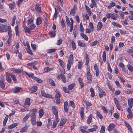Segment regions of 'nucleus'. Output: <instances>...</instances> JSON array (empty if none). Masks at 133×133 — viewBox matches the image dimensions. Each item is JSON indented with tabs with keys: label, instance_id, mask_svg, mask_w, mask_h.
<instances>
[{
	"label": "nucleus",
	"instance_id": "nucleus-1",
	"mask_svg": "<svg viewBox=\"0 0 133 133\" xmlns=\"http://www.w3.org/2000/svg\"><path fill=\"white\" fill-rule=\"evenodd\" d=\"M85 64L87 66L86 68V75L88 83L91 84L92 82V76L91 73L90 66L88 65L90 60V57L89 55L86 53L85 54Z\"/></svg>",
	"mask_w": 133,
	"mask_h": 133
},
{
	"label": "nucleus",
	"instance_id": "nucleus-2",
	"mask_svg": "<svg viewBox=\"0 0 133 133\" xmlns=\"http://www.w3.org/2000/svg\"><path fill=\"white\" fill-rule=\"evenodd\" d=\"M31 123L33 125H36V116L35 113H32L30 115Z\"/></svg>",
	"mask_w": 133,
	"mask_h": 133
},
{
	"label": "nucleus",
	"instance_id": "nucleus-3",
	"mask_svg": "<svg viewBox=\"0 0 133 133\" xmlns=\"http://www.w3.org/2000/svg\"><path fill=\"white\" fill-rule=\"evenodd\" d=\"M56 93L55 95L56 103L57 104H59L61 102L60 97L61 95L60 92L59 91H58Z\"/></svg>",
	"mask_w": 133,
	"mask_h": 133
},
{
	"label": "nucleus",
	"instance_id": "nucleus-4",
	"mask_svg": "<svg viewBox=\"0 0 133 133\" xmlns=\"http://www.w3.org/2000/svg\"><path fill=\"white\" fill-rule=\"evenodd\" d=\"M41 94L42 95L45 97L49 98H52L53 97L51 95L46 94L44 90H42L41 91Z\"/></svg>",
	"mask_w": 133,
	"mask_h": 133
},
{
	"label": "nucleus",
	"instance_id": "nucleus-5",
	"mask_svg": "<svg viewBox=\"0 0 133 133\" xmlns=\"http://www.w3.org/2000/svg\"><path fill=\"white\" fill-rule=\"evenodd\" d=\"M53 114L55 116V118H58V113L57 110V107L56 106H53L52 107Z\"/></svg>",
	"mask_w": 133,
	"mask_h": 133
},
{
	"label": "nucleus",
	"instance_id": "nucleus-6",
	"mask_svg": "<svg viewBox=\"0 0 133 133\" xmlns=\"http://www.w3.org/2000/svg\"><path fill=\"white\" fill-rule=\"evenodd\" d=\"M7 31L6 26L2 24H0V32H6Z\"/></svg>",
	"mask_w": 133,
	"mask_h": 133
},
{
	"label": "nucleus",
	"instance_id": "nucleus-7",
	"mask_svg": "<svg viewBox=\"0 0 133 133\" xmlns=\"http://www.w3.org/2000/svg\"><path fill=\"white\" fill-rule=\"evenodd\" d=\"M0 87L2 89H4L5 87V84L4 83V79L2 76L0 77Z\"/></svg>",
	"mask_w": 133,
	"mask_h": 133
},
{
	"label": "nucleus",
	"instance_id": "nucleus-8",
	"mask_svg": "<svg viewBox=\"0 0 133 133\" xmlns=\"http://www.w3.org/2000/svg\"><path fill=\"white\" fill-rule=\"evenodd\" d=\"M94 68L96 72V75L97 77L99 76L100 73L98 65L96 64H95L94 65Z\"/></svg>",
	"mask_w": 133,
	"mask_h": 133
},
{
	"label": "nucleus",
	"instance_id": "nucleus-9",
	"mask_svg": "<svg viewBox=\"0 0 133 133\" xmlns=\"http://www.w3.org/2000/svg\"><path fill=\"white\" fill-rule=\"evenodd\" d=\"M106 16L108 19H109L111 18L114 20H116L117 19V17L116 16L111 13H108L106 14Z\"/></svg>",
	"mask_w": 133,
	"mask_h": 133
},
{
	"label": "nucleus",
	"instance_id": "nucleus-10",
	"mask_svg": "<svg viewBox=\"0 0 133 133\" xmlns=\"http://www.w3.org/2000/svg\"><path fill=\"white\" fill-rule=\"evenodd\" d=\"M6 79L7 81L9 83H11V79L10 78L11 77V74L9 73L8 72L5 73Z\"/></svg>",
	"mask_w": 133,
	"mask_h": 133
},
{
	"label": "nucleus",
	"instance_id": "nucleus-11",
	"mask_svg": "<svg viewBox=\"0 0 133 133\" xmlns=\"http://www.w3.org/2000/svg\"><path fill=\"white\" fill-rule=\"evenodd\" d=\"M115 127L116 125L114 123H110L107 127V130L111 132L115 129Z\"/></svg>",
	"mask_w": 133,
	"mask_h": 133
},
{
	"label": "nucleus",
	"instance_id": "nucleus-12",
	"mask_svg": "<svg viewBox=\"0 0 133 133\" xmlns=\"http://www.w3.org/2000/svg\"><path fill=\"white\" fill-rule=\"evenodd\" d=\"M80 115L81 121H84V108L82 107L80 110Z\"/></svg>",
	"mask_w": 133,
	"mask_h": 133
},
{
	"label": "nucleus",
	"instance_id": "nucleus-13",
	"mask_svg": "<svg viewBox=\"0 0 133 133\" xmlns=\"http://www.w3.org/2000/svg\"><path fill=\"white\" fill-rule=\"evenodd\" d=\"M35 9L37 12L40 13L42 12L41 7L38 3H36L35 5Z\"/></svg>",
	"mask_w": 133,
	"mask_h": 133
},
{
	"label": "nucleus",
	"instance_id": "nucleus-14",
	"mask_svg": "<svg viewBox=\"0 0 133 133\" xmlns=\"http://www.w3.org/2000/svg\"><path fill=\"white\" fill-rule=\"evenodd\" d=\"M9 38H11L12 37V30L11 27L10 26H7V30Z\"/></svg>",
	"mask_w": 133,
	"mask_h": 133
},
{
	"label": "nucleus",
	"instance_id": "nucleus-15",
	"mask_svg": "<svg viewBox=\"0 0 133 133\" xmlns=\"http://www.w3.org/2000/svg\"><path fill=\"white\" fill-rule=\"evenodd\" d=\"M73 61L68 60V61L67 67L68 70H69L71 68V66L73 63Z\"/></svg>",
	"mask_w": 133,
	"mask_h": 133
},
{
	"label": "nucleus",
	"instance_id": "nucleus-16",
	"mask_svg": "<svg viewBox=\"0 0 133 133\" xmlns=\"http://www.w3.org/2000/svg\"><path fill=\"white\" fill-rule=\"evenodd\" d=\"M67 119L65 118H62L60 120L59 126H62L64 125L67 121Z\"/></svg>",
	"mask_w": 133,
	"mask_h": 133
},
{
	"label": "nucleus",
	"instance_id": "nucleus-17",
	"mask_svg": "<svg viewBox=\"0 0 133 133\" xmlns=\"http://www.w3.org/2000/svg\"><path fill=\"white\" fill-rule=\"evenodd\" d=\"M103 26V24L102 22L101 21L98 22V23L96 28V30L97 31H100Z\"/></svg>",
	"mask_w": 133,
	"mask_h": 133
},
{
	"label": "nucleus",
	"instance_id": "nucleus-18",
	"mask_svg": "<svg viewBox=\"0 0 133 133\" xmlns=\"http://www.w3.org/2000/svg\"><path fill=\"white\" fill-rule=\"evenodd\" d=\"M77 7L74 6L73 7V9H72L70 12V15L73 16H74L76 12Z\"/></svg>",
	"mask_w": 133,
	"mask_h": 133
},
{
	"label": "nucleus",
	"instance_id": "nucleus-19",
	"mask_svg": "<svg viewBox=\"0 0 133 133\" xmlns=\"http://www.w3.org/2000/svg\"><path fill=\"white\" fill-rule=\"evenodd\" d=\"M8 6L10 10H13L15 7V3L14 1H13L12 2L10 3L9 4Z\"/></svg>",
	"mask_w": 133,
	"mask_h": 133
},
{
	"label": "nucleus",
	"instance_id": "nucleus-20",
	"mask_svg": "<svg viewBox=\"0 0 133 133\" xmlns=\"http://www.w3.org/2000/svg\"><path fill=\"white\" fill-rule=\"evenodd\" d=\"M30 100V98H26L25 100L24 105H27L28 107H29L31 104Z\"/></svg>",
	"mask_w": 133,
	"mask_h": 133
},
{
	"label": "nucleus",
	"instance_id": "nucleus-21",
	"mask_svg": "<svg viewBox=\"0 0 133 133\" xmlns=\"http://www.w3.org/2000/svg\"><path fill=\"white\" fill-rule=\"evenodd\" d=\"M59 120V118H55V120L53 123L52 127L54 128H55L56 127L57 123H58Z\"/></svg>",
	"mask_w": 133,
	"mask_h": 133
},
{
	"label": "nucleus",
	"instance_id": "nucleus-22",
	"mask_svg": "<svg viewBox=\"0 0 133 133\" xmlns=\"http://www.w3.org/2000/svg\"><path fill=\"white\" fill-rule=\"evenodd\" d=\"M42 22V18L40 17H38L36 19V24L37 25H38L41 24Z\"/></svg>",
	"mask_w": 133,
	"mask_h": 133
},
{
	"label": "nucleus",
	"instance_id": "nucleus-23",
	"mask_svg": "<svg viewBox=\"0 0 133 133\" xmlns=\"http://www.w3.org/2000/svg\"><path fill=\"white\" fill-rule=\"evenodd\" d=\"M61 78L62 79V81L64 83H65L66 82L68 81L69 79H66V77L64 75L61 74Z\"/></svg>",
	"mask_w": 133,
	"mask_h": 133
},
{
	"label": "nucleus",
	"instance_id": "nucleus-24",
	"mask_svg": "<svg viewBox=\"0 0 133 133\" xmlns=\"http://www.w3.org/2000/svg\"><path fill=\"white\" fill-rule=\"evenodd\" d=\"M133 99V98H131L130 99H128V104L129 108H132L133 106L132 101Z\"/></svg>",
	"mask_w": 133,
	"mask_h": 133
},
{
	"label": "nucleus",
	"instance_id": "nucleus-25",
	"mask_svg": "<svg viewBox=\"0 0 133 133\" xmlns=\"http://www.w3.org/2000/svg\"><path fill=\"white\" fill-rule=\"evenodd\" d=\"M68 103L67 101H65L64 103V109L65 112H67L68 111Z\"/></svg>",
	"mask_w": 133,
	"mask_h": 133
},
{
	"label": "nucleus",
	"instance_id": "nucleus-26",
	"mask_svg": "<svg viewBox=\"0 0 133 133\" xmlns=\"http://www.w3.org/2000/svg\"><path fill=\"white\" fill-rule=\"evenodd\" d=\"M92 114H91L88 116L87 119V123L88 124H89L91 123L92 118Z\"/></svg>",
	"mask_w": 133,
	"mask_h": 133
},
{
	"label": "nucleus",
	"instance_id": "nucleus-27",
	"mask_svg": "<svg viewBox=\"0 0 133 133\" xmlns=\"http://www.w3.org/2000/svg\"><path fill=\"white\" fill-rule=\"evenodd\" d=\"M78 45L79 46L81 47H85L86 46L85 44L83 42H82L81 41L78 40L77 41Z\"/></svg>",
	"mask_w": 133,
	"mask_h": 133
},
{
	"label": "nucleus",
	"instance_id": "nucleus-28",
	"mask_svg": "<svg viewBox=\"0 0 133 133\" xmlns=\"http://www.w3.org/2000/svg\"><path fill=\"white\" fill-rule=\"evenodd\" d=\"M19 124L18 123H13L10 125L8 127L9 129H13L17 127Z\"/></svg>",
	"mask_w": 133,
	"mask_h": 133
},
{
	"label": "nucleus",
	"instance_id": "nucleus-29",
	"mask_svg": "<svg viewBox=\"0 0 133 133\" xmlns=\"http://www.w3.org/2000/svg\"><path fill=\"white\" fill-rule=\"evenodd\" d=\"M10 69L11 71H12L16 73H20L22 71L20 69H16L14 68H10Z\"/></svg>",
	"mask_w": 133,
	"mask_h": 133
},
{
	"label": "nucleus",
	"instance_id": "nucleus-30",
	"mask_svg": "<svg viewBox=\"0 0 133 133\" xmlns=\"http://www.w3.org/2000/svg\"><path fill=\"white\" fill-rule=\"evenodd\" d=\"M106 84L110 90L112 92H114L115 91L114 89L112 88L111 83L109 82H108L106 83Z\"/></svg>",
	"mask_w": 133,
	"mask_h": 133
},
{
	"label": "nucleus",
	"instance_id": "nucleus-31",
	"mask_svg": "<svg viewBox=\"0 0 133 133\" xmlns=\"http://www.w3.org/2000/svg\"><path fill=\"white\" fill-rule=\"evenodd\" d=\"M98 95L100 98H102L104 96L106 97V93L103 90L100 92L99 93Z\"/></svg>",
	"mask_w": 133,
	"mask_h": 133
},
{
	"label": "nucleus",
	"instance_id": "nucleus-32",
	"mask_svg": "<svg viewBox=\"0 0 133 133\" xmlns=\"http://www.w3.org/2000/svg\"><path fill=\"white\" fill-rule=\"evenodd\" d=\"M87 11V12L89 16L91 15V10L89 7L86 5H84Z\"/></svg>",
	"mask_w": 133,
	"mask_h": 133
},
{
	"label": "nucleus",
	"instance_id": "nucleus-33",
	"mask_svg": "<svg viewBox=\"0 0 133 133\" xmlns=\"http://www.w3.org/2000/svg\"><path fill=\"white\" fill-rule=\"evenodd\" d=\"M24 72L26 74L28 75L29 77L30 78H31L33 79H34V78L35 77L33 76L34 74L32 72H31L30 74H29L26 71H24Z\"/></svg>",
	"mask_w": 133,
	"mask_h": 133
},
{
	"label": "nucleus",
	"instance_id": "nucleus-34",
	"mask_svg": "<svg viewBox=\"0 0 133 133\" xmlns=\"http://www.w3.org/2000/svg\"><path fill=\"white\" fill-rule=\"evenodd\" d=\"M48 34L50 36L51 38L54 37L56 35L55 32L53 31L49 32Z\"/></svg>",
	"mask_w": 133,
	"mask_h": 133
},
{
	"label": "nucleus",
	"instance_id": "nucleus-35",
	"mask_svg": "<svg viewBox=\"0 0 133 133\" xmlns=\"http://www.w3.org/2000/svg\"><path fill=\"white\" fill-rule=\"evenodd\" d=\"M58 61L60 65L62 67V68H64L65 64L64 62L62 60L60 59H58Z\"/></svg>",
	"mask_w": 133,
	"mask_h": 133
},
{
	"label": "nucleus",
	"instance_id": "nucleus-36",
	"mask_svg": "<svg viewBox=\"0 0 133 133\" xmlns=\"http://www.w3.org/2000/svg\"><path fill=\"white\" fill-rule=\"evenodd\" d=\"M47 81L52 85L54 86H55V84L52 79L51 78L48 79Z\"/></svg>",
	"mask_w": 133,
	"mask_h": 133
},
{
	"label": "nucleus",
	"instance_id": "nucleus-37",
	"mask_svg": "<svg viewBox=\"0 0 133 133\" xmlns=\"http://www.w3.org/2000/svg\"><path fill=\"white\" fill-rule=\"evenodd\" d=\"M111 24L115 27H116L119 28H121L122 26L121 25L119 24L116 23L115 22H112L111 23Z\"/></svg>",
	"mask_w": 133,
	"mask_h": 133
},
{
	"label": "nucleus",
	"instance_id": "nucleus-38",
	"mask_svg": "<svg viewBox=\"0 0 133 133\" xmlns=\"http://www.w3.org/2000/svg\"><path fill=\"white\" fill-rule=\"evenodd\" d=\"M80 35L86 41H87L88 40V37L86 34L83 33H81Z\"/></svg>",
	"mask_w": 133,
	"mask_h": 133
},
{
	"label": "nucleus",
	"instance_id": "nucleus-39",
	"mask_svg": "<svg viewBox=\"0 0 133 133\" xmlns=\"http://www.w3.org/2000/svg\"><path fill=\"white\" fill-rule=\"evenodd\" d=\"M129 12L130 15L128 16L129 19L131 20H133V11L130 10L129 11Z\"/></svg>",
	"mask_w": 133,
	"mask_h": 133
},
{
	"label": "nucleus",
	"instance_id": "nucleus-40",
	"mask_svg": "<svg viewBox=\"0 0 133 133\" xmlns=\"http://www.w3.org/2000/svg\"><path fill=\"white\" fill-rule=\"evenodd\" d=\"M24 29L25 32L30 33L31 32V30L30 28H28L26 25H25Z\"/></svg>",
	"mask_w": 133,
	"mask_h": 133
},
{
	"label": "nucleus",
	"instance_id": "nucleus-41",
	"mask_svg": "<svg viewBox=\"0 0 133 133\" xmlns=\"http://www.w3.org/2000/svg\"><path fill=\"white\" fill-rule=\"evenodd\" d=\"M23 44L25 46V49L28 48H30V46L28 41H26V42H24Z\"/></svg>",
	"mask_w": 133,
	"mask_h": 133
},
{
	"label": "nucleus",
	"instance_id": "nucleus-42",
	"mask_svg": "<svg viewBox=\"0 0 133 133\" xmlns=\"http://www.w3.org/2000/svg\"><path fill=\"white\" fill-rule=\"evenodd\" d=\"M115 5V3L113 2H112L111 3H110V5H108L107 7L109 9H110L112 7H114Z\"/></svg>",
	"mask_w": 133,
	"mask_h": 133
},
{
	"label": "nucleus",
	"instance_id": "nucleus-43",
	"mask_svg": "<svg viewBox=\"0 0 133 133\" xmlns=\"http://www.w3.org/2000/svg\"><path fill=\"white\" fill-rule=\"evenodd\" d=\"M90 91L91 93V96L94 97L95 96V92L92 88H91L90 89Z\"/></svg>",
	"mask_w": 133,
	"mask_h": 133
},
{
	"label": "nucleus",
	"instance_id": "nucleus-44",
	"mask_svg": "<svg viewBox=\"0 0 133 133\" xmlns=\"http://www.w3.org/2000/svg\"><path fill=\"white\" fill-rule=\"evenodd\" d=\"M76 84L75 83H73L69 85L68 86V88L69 90H72L75 86Z\"/></svg>",
	"mask_w": 133,
	"mask_h": 133
},
{
	"label": "nucleus",
	"instance_id": "nucleus-45",
	"mask_svg": "<svg viewBox=\"0 0 133 133\" xmlns=\"http://www.w3.org/2000/svg\"><path fill=\"white\" fill-rule=\"evenodd\" d=\"M37 87L36 86H33L30 88V91L31 93L35 92L37 90Z\"/></svg>",
	"mask_w": 133,
	"mask_h": 133
},
{
	"label": "nucleus",
	"instance_id": "nucleus-46",
	"mask_svg": "<svg viewBox=\"0 0 133 133\" xmlns=\"http://www.w3.org/2000/svg\"><path fill=\"white\" fill-rule=\"evenodd\" d=\"M30 113L26 114L25 116L24 117L23 119V121L25 122L26 121L28 118L30 117Z\"/></svg>",
	"mask_w": 133,
	"mask_h": 133
},
{
	"label": "nucleus",
	"instance_id": "nucleus-47",
	"mask_svg": "<svg viewBox=\"0 0 133 133\" xmlns=\"http://www.w3.org/2000/svg\"><path fill=\"white\" fill-rule=\"evenodd\" d=\"M84 102L86 105L87 107H90L92 105V104L91 103L89 102V101H88L86 100H85L84 101Z\"/></svg>",
	"mask_w": 133,
	"mask_h": 133
},
{
	"label": "nucleus",
	"instance_id": "nucleus-48",
	"mask_svg": "<svg viewBox=\"0 0 133 133\" xmlns=\"http://www.w3.org/2000/svg\"><path fill=\"white\" fill-rule=\"evenodd\" d=\"M21 89V88L18 87H16L14 88L13 92L14 93H17L19 92Z\"/></svg>",
	"mask_w": 133,
	"mask_h": 133
},
{
	"label": "nucleus",
	"instance_id": "nucleus-49",
	"mask_svg": "<svg viewBox=\"0 0 133 133\" xmlns=\"http://www.w3.org/2000/svg\"><path fill=\"white\" fill-rule=\"evenodd\" d=\"M102 57L103 62H105L106 60V52L105 51H104L103 52Z\"/></svg>",
	"mask_w": 133,
	"mask_h": 133
},
{
	"label": "nucleus",
	"instance_id": "nucleus-50",
	"mask_svg": "<svg viewBox=\"0 0 133 133\" xmlns=\"http://www.w3.org/2000/svg\"><path fill=\"white\" fill-rule=\"evenodd\" d=\"M53 69L51 68H50L48 67H46L44 68V71L46 72H48L51 71L53 70Z\"/></svg>",
	"mask_w": 133,
	"mask_h": 133
},
{
	"label": "nucleus",
	"instance_id": "nucleus-51",
	"mask_svg": "<svg viewBox=\"0 0 133 133\" xmlns=\"http://www.w3.org/2000/svg\"><path fill=\"white\" fill-rule=\"evenodd\" d=\"M124 123L126 127L128 128V130L130 131H131L132 130V128L129 123L126 122H125Z\"/></svg>",
	"mask_w": 133,
	"mask_h": 133
},
{
	"label": "nucleus",
	"instance_id": "nucleus-52",
	"mask_svg": "<svg viewBox=\"0 0 133 133\" xmlns=\"http://www.w3.org/2000/svg\"><path fill=\"white\" fill-rule=\"evenodd\" d=\"M119 13L121 18L122 19H124V12L122 11H119Z\"/></svg>",
	"mask_w": 133,
	"mask_h": 133
},
{
	"label": "nucleus",
	"instance_id": "nucleus-53",
	"mask_svg": "<svg viewBox=\"0 0 133 133\" xmlns=\"http://www.w3.org/2000/svg\"><path fill=\"white\" fill-rule=\"evenodd\" d=\"M34 21V18H33L29 19L28 21V25H29L32 24H33Z\"/></svg>",
	"mask_w": 133,
	"mask_h": 133
},
{
	"label": "nucleus",
	"instance_id": "nucleus-54",
	"mask_svg": "<svg viewBox=\"0 0 133 133\" xmlns=\"http://www.w3.org/2000/svg\"><path fill=\"white\" fill-rule=\"evenodd\" d=\"M27 127L25 125L24 127L21 128L20 129V132H25L28 129Z\"/></svg>",
	"mask_w": 133,
	"mask_h": 133
},
{
	"label": "nucleus",
	"instance_id": "nucleus-55",
	"mask_svg": "<svg viewBox=\"0 0 133 133\" xmlns=\"http://www.w3.org/2000/svg\"><path fill=\"white\" fill-rule=\"evenodd\" d=\"M38 114L40 118H41L44 114L43 111L42 109H41L39 111Z\"/></svg>",
	"mask_w": 133,
	"mask_h": 133
},
{
	"label": "nucleus",
	"instance_id": "nucleus-56",
	"mask_svg": "<svg viewBox=\"0 0 133 133\" xmlns=\"http://www.w3.org/2000/svg\"><path fill=\"white\" fill-rule=\"evenodd\" d=\"M71 43L72 50H74L76 49V43L73 40L71 41Z\"/></svg>",
	"mask_w": 133,
	"mask_h": 133
},
{
	"label": "nucleus",
	"instance_id": "nucleus-57",
	"mask_svg": "<svg viewBox=\"0 0 133 133\" xmlns=\"http://www.w3.org/2000/svg\"><path fill=\"white\" fill-rule=\"evenodd\" d=\"M96 113L97 116L101 119H103V116L102 115L100 114V112L96 110Z\"/></svg>",
	"mask_w": 133,
	"mask_h": 133
},
{
	"label": "nucleus",
	"instance_id": "nucleus-58",
	"mask_svg": "<svg viewBox=\"0 0 133 133\" xmlns=\"http://www.w3.org/2000/svg\"><path fill=\"white\" fill-rule=\"evenodd\" d=\"M33 79L36 81L38 83H41L42 82V81L41 79L36 77L34 78Z\"/></svg>",
	"mask_w": 133,
	"mask_h": 133
},
{
	"label": "nucleus",
	"instance_id": "nucleus-59",
	"mask_svg": "<svg viewBox=\"0 0 133 133\" xmlns=\"http://www.w3.org/2000/svg\"><path fill=\"white\" fill-rule=\"evenodd\" d=\"M78 67L79 69H81L83 64V62L82 61H79L78 62Z\"/></svg>",
	"mask_w": 133,
	"mask_h": 133
},
{
	"label": "nucleus",
	"instance_id": "nucleus-60",
	"mask_svg": "<svg viewBox=\"0 0 133 133\" xmlns=\"http://www.w3.org/2000/svg\"><path fill=\"white\" fill-rule=\"evenodd\" d=\"M8 116H6L3 121V125L4 126H5L6 125V123L8 120Z\"/></svg>",
	"mask_w": 133,
	"mask_h": 133
},
{
	"label": "nucleus",
	"instance_id": "nucleus-61",
	"mask_svg": "<svg viewBox=\"0 0 133 133\" xmlns=\"http://www.w3.org/2000/svg\"><path fill=\"white\" fill-rule=\"evenodd\" d=\"M89 28L94 31V27L93 23L92 22H90L89 23Z\"/></svg>",
	"mask_w": 133,
	"mask_h": 133
},
{
	"label": "nucleus",
	"instance_id": "nucleus-62",
	"mask_svg": "<svg viewBox=\"0 0 133 133\" xmlns=\"http://www.w3.org/2000/svg\"><path fill=\"white\" fill-rule=\"evenodd\" d=\"M105 130V127L104 125H102L101 127L100 133H104Z\"/></svg>",
	"mask_w": 133,
	"mask_h": 133
},
{
	"label": "nucleus",
	"instance_id": "nucleus-63",
	"mask_svg": "<svg viewBox=\"0 0 133 133\" xmlns=\"http://www.w3.org/2000/svg\"><path fill=\"white\" fill-rule=\"evenodd\" d=\"M11 77L15 83H17V79L15 75L11 74Z\"/></svg>",
	"mask_w": 133,
	"mask_h": 133
},
{
	"label": "nucleus",
	"instance_id": "nucleus-64",
	"mask_svg": "<svg viewBox=\"0 0 133 133\" xmlns=\"http://www.w3.org/2000/svg\"><path fill=\"white\" fill-rule=\"evenodd\" d=\"M128 69L131 72H133V67L130 65H128L127 66Z\"/></svg>",
	"mask_w": 133,
	"mask_h": 133
}]
</instances>
